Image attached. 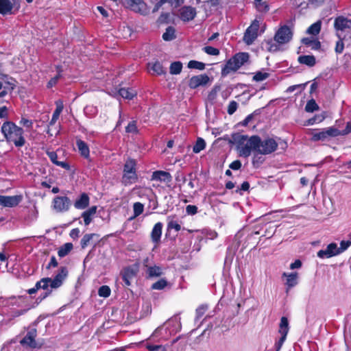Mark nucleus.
Wrapping results in <instances>:
<instances>
[{
	"instance_id": "f257e3e1",
	"label": "nucleus",
	"mask_w": 351,
	"mask_h": 351,
	"mask_svg": "<svg viewBox=\"0 0 351 351\" xmlns=\"http://www.w3.org/2000/svg\"><path fill=\"white\" fill-rule=\"evenodd\" d=\"M232 138L240 156L247 158L252 152L257 154L258 143H259L258 136L254 135L248 137L247 135L237 134L234 135Z\"/></svg>"
},
{
	"instance_id": "f03ea898",
	"label": "nucleus",
	"mask_w": 351,
	"mask_h": 351,
	"mask_svg": "<svg viewBox=\"0 0 351 351\" xmlns=\"http://www.w3.org/2000/svg\"><path fill=\"white\" fill-rule=\"evenodd\" d=\"M68 274L67 269L65 267H62L58 273L53 278H43L36 282V288L42 289L45 291V293L40 295L39 298L43 300L49 296L52 289L59 288L63 283Z\"/></svg>"
},
{
	"instance_id": "7ed1b4c3",
	"label": "nucleus",
	"mask_w": 351,
	"mask_h": 351,
	"mask_svg": "<svg viewBox=\"0 0 351 351\" xmlns=\"http://www.w3.org/2000/svg\"><path fill=\"white\" fill-rule=\"evenodd\" d=\"M1 132L6 140L13 143L16 147H21L26 143L23 129L11 121L5 122L2 125Z\"/></svg>"
},
{
	"instance_id": "20e7f679",
	"label": "nucleus",
	"mask_w": 351,
	"mask_h": 351,
	"mask_svg": "<svg viewBox=\"0 0 351 351\" xmlns=\"http://www.w3.org/2000/svg\"><path fill=\"white\" fill-rule=\"evenodd\" d=\"M249 54L239 52L229 59L221 69L222 76H227L232 72H236L249 60Z\"/></svg>"
},
{
	"instance_id": "39448f33",
	"label": "nucleus",
	"mask_w": 351,
	"mask_h": 351,
	"mask_svg": "<svg viewBox=\"0 0 351 351\" xmlns=\"http://www.w3.org/2000/svg\"><path fill=\"white\" fill-rule=\"evenodd\" d=\"M136 161L134 159L128 158L123 167V174L122 176V183L125 185H130L134 183L138 176L136 169Z\"/></svg>"
},
{
	"instance_id": "423d86ee",
	"label": "nucleus",
	"mask_w": 351,
	"mask_h": 351,
	"mask_svg": "<svg viewBox=\"0 0 351 351\" xmlns=\"http://www.w3.org/2000/svg\"><path fill=\"white\" fill-rule=\"evenodd\" d=\"M278 144L275 139L267 138L261 140L259 136V143H258L257 154L268 155L275 152L278 148Z\"/></svg>"
},
{
	"instance_id": "0eeeda50",
	"label": "nucleus",
	"mask_w": 351,
	"mask_h": 351,
	"mask_svg": "<svg viewBox=\"0 0 351 351\" xmlns=\"http://www.w3.org/2000/svg\"><path fill=\"white\" fill-rule=\"evenodd\" d=\"M20 0H0V14H15L20 9Z\"/></svg>"
},
{
	"instance_id": "6e6552de",
	"label": "nucleus",
	"mask_w": 351,
	"mask_h": 351,
	"mask_svg": "<svg viewBox=\"0 0 351 351\" xmlns=\"http://www.w3.org/2000/svg\"><path fill=\"white\" fill-rule=\"evenodd\" d=\"M259 27V21L254 19L251 25L247 28L243 36V40L247 45H252L256 40L258 36Z\"/></svg>"
},
{
	"instance_id": "1a4fd4ad",
	"label": "nucleus",
	"mask_w": 351,
	"mask_h": 351,
	"mask_svg": "<svg viewBox=\"0 0 351 351\" xmlns=\"http://www.w3.org/2000/svg\"><path fill=\"white\" fill-rule=\"evenodd\" d=\"M71 206V202L66 196H56L52 202L53 209L57 213L66 212Z\"/></svg>"
},
{
	"instance_id": "9d476101",
	"label": "nucleus",
	"mask_w": 351,
	"mask_h": 351,
	"mask_svg": "<svg viewBox=\"0 0 351 351\" xmlns=\"http://www.w3.org/2000/svg\"><path fill=\"white\" fill-rule=\"evenodd\" d=\"M292 35L291 29L287 25H283L276 32L274 36V41L282 45L287 43L291 40Z\"/></svg>"
},
{
	"instance_id": "9b49d317",
	"label": "nucleus",
	"mask_w": 351,
	"mask_h": 351,
	"mask_svg": "<svg viewBox=\"0 0 351 351\" xmlns=\"http://www.w3.org/2000/svg\"><path fill=\"white\" fill-rule=\"evenodd\" d=\"M123 5L135 12L146 13L147 5L143 0H121Z\"/></svg>"
},
{
	"instance_id": "f8f14e48",
	"label": "nucleus",
	"mask_w": 351,
	"mask_h": 351,
	"mask_svg": "<svg viewBox=\"0 0 351 351\" xmlns=\"http://www.w3.org/2000/svg\"><path fill=\"white\" fill-rule=\"evenodd\" d=\"M339 254L340 252L337 243H331L329 245H328L325 250H319L317 252V256L321 258H330L332 256H337Z\"/></svg>"
},
{
	"instance_id": "ddd939ff",
	"label": "nucleus",
	"mask_w": 351,
	"mask_h": 351,
	"mask_svg": "<svg viewBox=\"0 0 351 351\" xmlns=\"http://www.w3.org/2000/svg\"><path fill=\"white\" fill-rule=\"evenodd\" d=\"M210 78L206 74H201L193 76L189 81V86L195 89L200 86H205L209 82Z\"/></svg>"
},
{
	"instance_id": "4468645a",
	"label": "nucleus",
	"mask_w": 351,
	"mask_h": 351,
	"mask_svg": "<svg viewBox=\"0 0 351 351\" xmlns=\"http://www.w3.org/2000/svg\"><path fill=\"white\" fill-rule=\"evenodd\" d=\"M196 14V10L192 6L185 5L179 10V17L183 21H192L195 17Z\"/></svg>"
},
{
	"instance_id": "2eb2a0df",
	"label": "nucleus",
	"mask_w": 351,
	"mask_h": 351,
	"mask_svg": "<svg viewBox=\"0 0 351 351\" xmlns=\"http://www.w3.org/2000/svg\"><path fill=\"white\" fill-rule=\"evenodd\" d=\"M22 200L21 195L3 196L0 195V205L5 207L16 206Z\"/></svg>"
},
{
	"instance_id": "dca6fc26",
	"label": "nucleus",
	"mask_w": 351,
	"mask_h": 351,
	"mask_svg": "<svg viewBox=\"0 0 351 351\" xmlns=\"http://www.w3.org/2000/svg\"><path fill=\"white\" fill-rule=\"evenodd\" d=\"M37 335V331L36 328L30 329L25 337L21 341V343L23 346H27L30 348H35L37 347V343L35 341V338Z\"/></svg>"
},
{
	"instance_id": "f3484780",
	"label": "nucleus",
	"mask_w": 351,
	"mask_h": 351,
	"mask_svg": "<svg viewBox=\"0 0 351 351\" xmlns=\"http://www.w3.org/2000/svg\"><path fill=\"white\" fill-rule=\"evenodd\" d=\"M162 328V326L158 327L153 332V333L152 334L150 337L147 339V342L146 343L145 346H146V348L149 351H158L160 348H162V346H160V345H153L149 342V341H152V340H153L154 341H158V338L160 337V333Z\"/></svg>"
},
{
	"instance_id": "a211bd4d",
	"label": "nucleus",
	"mask_w": 351,
	"mask_h": 351,
	"mask_svg": "<svg viewBox=\"0 0 351 351\" xmlns=\"http://www.w3.org/2000/svg\"><path fill=\"white\" fill-rule=\"evenodd\" d=\"M90 198L87 193H82L74 202V206L77 209L83 210L88 207Z\"/></svg>"
},
{
	"instance_id": "6ab92c4d",
	"label": "nucleus",
	"mask_w": 351,
	"mask_h": 351,
	"mask_svg": "<svg viewBox=\"0 0 351 351\" xmlns=\"http://www.w3.org/2000/svg\"><path fill=\"white\" fill-rule=\"evenodd\" d=\"M147 68H148L149 72L152 75H160L166 73V71H165V69L163 68L162 65L158 61L149 62L148 65H147Z\"/></svg>"
},
{
	"instance_id": "aec40b11",
	"label": "nucleus",
	"mask_w": 351,
	"mask_h": 351,
	"mask_svg": "<svg viewBox=\"0 0 351 351\" xmlns=\"http://www.w3.org/2000/svg\"><path fill=\"white\" fill-rule=\"evenodd\" d=\"M162 226L163 225L161 222H158L154 225L152 230L151 239L156 245L158 244L160 241Z\"/></svg>"
},
{
	"instance_id": "412c9836",
	"label": "nucleus",
	"mask_w": 351,
	"mask_h": 351,
	"mask_svg": "<svg viewBox=\"0 0 351 351\" xmlns=\"http://www.w3.org/2000/svg\"><path fill=\"white\" fill-rule=\"evenodd\" d=\"M171 176L169 173L164 171H156L152 173V180H156L164 182H170L171 181Z\"/></svg>"
},
{
	"instance_id": "4be33fe9",
	"label": "nucleus",
	"mask_w": 351,
	"mask_h": 351,
	"mask_svg": "<svg viewBox=\"0 0 351 351\" xmlns=\"http://www.w3.org/2000/svg\"><path fill=\"white\" fill-rule=\"evenodd\" d=\"M282 276L286 277L287 279L285 283L286 286L287 287V291H288V290L290 289L291 288L296 286L298 283V274L297 272H293L290 274L284 272L282 274Z\"/></svg>"
},
{
	"instance_id": "5701e85b",
	"label": "nucleus",
	"mask_w": 351,
	"mask_h": 351,
	"mask_svg": "<svg viewBox=\"0 0 351 351\" xmlns=\"http://www.w3.org/2000/svg\"><path fill=\"white\" fill-rule=\"evenodd\" d=\"M334 27L337 31H344L350 27V21L343 16H338L335 19Z\"/></svg>"
},
{
	"instance_id": "b1692460",
	"label": "nucleus",
	"mask_w": 351,
	"mask_h": 351,
	"mask_svg": "<svg viewBox=\"0 0 351 351\" xmlns=\"http://www.w3.org/2000/svg\"><path fill=\"white\" fill-rule=\"evenodd\" d=\"M76 146L81 156L84 158H88L90 156V149L86 143L81 139L76 141Z\"/></svg>"
},
{
	"instance_id": "393cba45",
	"label": "nucleus",
	"mask_w": 351,
	"mask_h": 351,
	"mask_svg": "<svg viewBox=\"0 0 351 351\" xmlns=\"http://www.w3.org/2000/svg\"><path fill=\"white\" fill-rule=\"evenodd\" d=\"M15 84L6 81L0 82V98L6 96L9 93L14 90Z\"/></svg>"
},
{
	"instance_id": "a878e982",
	"label": "nucleus",
	"mask_w": 351,
	"mask_h": 351,
	"mask_svg": "<svg viewBox=\"0 0 351 351\" xmlns=\"http://www.w3.org/2000/svg\"><path fill=\"white\" fill-rule=\"evenodd\" d=\"M56 108L53 113L52 118L49 122V126H51L55 124V123L58 119L60 114H61V112L63 110L64 104H63V101L62 100L56 101Z\"/></svg>"
},
{
	"instance_id": "bb28decb",
	"label": "nucleus",
	"mask_w": 351,
	"mask_h": 351,
	"mask_svg": "<svg viewBox=\"0 0 351 351\" xmlns=\"http://www.w3.org/2000/svg\"><path fill=\"white\" fill-rule=\"evenodd\" d=\"M136 271L132 267L125 268L122 272V278L126 286L131 285L130 280L135 276Z\"/></svg>"
},
{
	"instance_id": "cd10ccee",
	"label": "nucleus",
	"mask_w": 351,
	"mask_h": 351,
	"mask_svg": "<svg viewBox=\"0 0 351 351\" xmlns=\"http://www.w3.org/2000/svg\"><path fill=\"white\" fill-rule=\"evenodd\" d=\"M47 156H49L51 161L57 166L61 167L65 169H69V165L64 161H58V155L54 152H47Z\"/></svg>"
},
{
	"instance_id": "c85d7f7f",
	"label": "nucleus",
	"mask_w": 351,
	"mask_h": 351,
	"mask_svg": "<svg viewBox=\"0 0 351 351\" xmlns=\"http://www.w3.org/2000/svg\"><path fill=\"white\" fill-rule=\"evenodd\" d=\"M302 43L313 50H317L321 47L320 42L314 38H304Z\"/></svg>"
},
{
	"instance_id": "c756f323",
	"label": "nucleus",
	"mask_w": 351,
	"mask_h": 351,
	"mask_svg": "<svg viewBox=\"0 0 351 351\" xmlns=\"http://www.w3.org/2000/svg\"><path fill=\"white\" fill-rule=\"evenodd\" d=\"M136 94V90L132 88H122L119 90V95L127 99H133Z\"/></svg>"
},
{
	"instance_id": "7c9ffc66",
	"label": "nucleus",
	"mask_w": 351,
	"mask_h": 351,
	"mask_svg": "<svg viewBox=\"0 0 351 351\" xmlns=\"http://www.w3.org/2000/svg\"><path fill=\"white\" fill-rule=\"evenodd\" d=\"M298 62L302 64H305L308 66H313L315 63V58L314 56L304 55L298 57Z\"/></svg>"
},
{
	"instance_id": "2f4dec72",
	"label": "nucleus",
	"mask_w": 351,
	"mask_h": 351,
	"mask_svg": "<svg viewBox=\"0 0 351 351\" xmlns=\"http://www.w3.org/2000/svg\"><path fill=\"white\" fill-rule=\"evenodd\" d=\"M289 321L286 317H282L279 324L278 332L281 335L287 336L289 332Z\"/></svg>"
},
{
	"instance_id": "473e14b6",
	"label": "nucleus",
	"mask_w": 351,
	"mask_h": 351,
	"mask_svg": "<svg viewBox=\"0 0 351 351\" xmlns=\"http://www.w3.org/2000/svg\"><path fill=\"white\" fill-rule=\"evenodd\" d=\"M151 192L152 189L149 188L134 187L132 189V193L138 197H147L149 201H151V199L149 197V193Z\"/></svg>"
},
{
	"instance_id": "72a5a7b5",
	"label": "nucleus",
	"mask_w": 351,
	"mask_h": 351,
	"mask_svg": "<svg viewBox=\"0 0 351 351\" xmlns=\"http://www.w3.org/2000/svg\"><path fill=\"white\" fill-rule=\"evenodd\" d=\"M182 69V63L180 61L173 62L169 66V72L171 75L180 74Z\"/></svg>"
},
{
	"instance_id": "f704fd0d",
	"label": "nucleus",
	"mask_w": 351,
	"mask_h": 351,
	"mask_svg": "<svg viewBox=\"0 0 351 351\" xmlns=\"http://www.w3.org/2000/svg\"><path fill=\"white\" fill-rule=\"evenodd\" d=\"M322 23L320 21L312 24L306 30V33L313 36L317 35L321 30Z\"/></svg>"
},
{
	"instance_id": "c9c22d12",
	"label": "nucleus",
	"mask_w": 351,
	"mask_h": 351,
	"mask_svg": "<svg viewBox=\"0 0 351 351\" xmlns=\"http://www.w3.org/2000/svg\"><path fill=\"white\" fill-rule=\"evenodd\" d=\"M147 273L150 278L160 276L162 274L161 267L158 266L148 267Z\"/></svg>"
},
{
	"instance_id": "e433bc0d",
	"label": "nucleus",
	"mask_w": 351,
	"mask_h": 351,
	"mask_svg": "<svg viewBox=\"0 0 351 351\" xmlns=\"http://www.w3.org/2000/svg\"><path fill=\"white\" fill-rule=\"evenodd\" d=\"M72 249L73 244L71 243H66L58 250V254L60 257H64L66 256Z\"/></svg>"
},
{
	"instance_id": "4c0bfd02",
	"label": "nucleus",
	"mask_w": 351,
	"mask_h": 351,
	"mask_svg": "<svg viewBox=\"0 0 351 351\" xmlns=\"http://www.w3.org/2000/svg\"><path fill=\"white\" fill-rule=\"evenodd\" d=\"M176 30L174 27L170 26L166 29L165 32L162 34V38L166 41H170L176 38Z\"/></svg>"
},
{
	"instance_id": "58836bf2",
	"label": "nucleus",
	"mask_w": 351,
	"mask_h": 351,
	"mask_svg": "<svg viewBox=\"0 0 351 351\" xmlns=\"http://www.w3.org/2000/svg\"><path fill=\"white\" fill-rule=\"evenodd\" d=\"M206 147L205 141L202 138H198L196 141L195 145L193 147V152L194 153H199Z\"/></svg>"
},
{
	"instance_id": "ea45409f",
	"label": "nucleus",
	"mask_w": 351,
	"mask_h": 351,
	"mask_svg": "<svg viewBox=\"0 0 351 351\" xmlns=\"http://www.w3.org/2000/svg\"><path fill=\"white\" fill-rule=\"evenodd\" d=\"M327 134L326 129L322 131H318L313 133L312 141H324L327 138Z\"/></svg>"
},
{
	"instance_id": "a19ab883",
	"label": "nucleus",
	"mask_w": 351,
	"mask_h": 351,
	"mask_svg": "<svg viewBox=\"0 0 351 351\" xmlns=\"http://www.w3.org/2000/svg\"><path fill=\"white\" fill-rule=\"evenodd\" d=\"M188 67L191 69L202 71L205 69V64L197 60H191L188 63Z\"/></svg>"
},
{
	"instance_id": "79ce46f5",
	"label": "nucleus",
	"mask_w": 351,
	"mask_h": 351,
	"mask_svg": "<svg viewBox=\"0 0 351 351\" xmlns=\"http://www.w3.org/2000/svg\"><path fill=\"white\" fill-rule=\"evenodd\" d=\"M144 210V206L143 204L140 202H135L133 204V212H134V218L138 217L140 215L143 213Z\"/></svg>"
},
{
	"instance_id": "37998d69",
	"label": "nucleus",
	"mask_w": 351,
	"mask_h": 351,
	"mask_svg": "<svg viewBox=\"0 0 351 351\" xmlns=\"http://www.w3.org/2000/svg\"><path fill=\"white\" fill-rule=\"evenodd\" d=\"M168 285L167 281L165 278H161L152 285V288L155 290H162Z\"/></svg>"
},
{
	"instance_id": "c03bdc74",
	"label": "nucleus",
	"mask_w": 351,
	"mask_h": 351,
	"mask_svg": "<svg viewBox=\"0 0 351 351\" xmlns=\"http://www.w3.org/2000/svg\"><path fill=\"white\" fill-rule=\"evenodd\" d=\"M269 74L265 71H257L253 76V80L255 82H261L268 78Z\"/></svg>"
},
{
	"instance_id": "a18cd8bd",
	"label": "nucleus",
	"mask_w": 351,
	"mask_h": 351,
	"mask_svg": "<svg viewBox=\"0 0 351 351\" xmlns=\"http://www.w3.org/2000/svg\"><path fill=\"white\" fill-rule=\"evenodd\" d=\"M125 132L127 133H131L136 134L138 133V130L137 128L136 125V121H131L129 122L128 125L125 128Z\"/></svg>"
},
{
	"instance_id": "49530a36",
	"label": "nucleus",
	"mask_w": 351,
	"mask_h": 351,
	"mask_svg": "<svg viewBox=\"0 0 351 351\" xmlns=\"http://www.w3.org/2000/svg\"><path fill=\"white\" fill-rule=\"evenodd\" d=\"M207 310L208 306L206 304H202L199 306L195 311L196 316L195 320L197 321L199 319L205 314Z\"/></svg>"
},
{
	"instance_id": "de8ad7c7",
	"label": "nucleus",
	"mask_w": 351,
	"mask_h": 351,
	"mask_svg": "<svg viewBox=\"0 0 351 351\" xmlns=\"http://www.w3.org/2000/svg\"><path fill=\"white\" fill-rule=\"evenodd\" d=\"M167 229H174L176 232H178L181 229V226L176 221L171 219V217H168Z\"/></svg>"
},
{
	"instance_id": "09e8293b",
	"label": "nucleus",
	"mask_w": 351,
	"mask_h": 351,
	"mask_svg": "<svg viewBox=\"0 0 351 351\" xmlns=\"http://www.w3.org/2000/svg\"><path fill=\"white\" fill-rule=\"evenodd\" d=\"M324 116L322 114H316L313 118L308 119L306 121V125H313L316 123H320L324 119Z\"/></svg>"
},
{
	"instance_id": "8fccbe9b",
	"label": "nucleus",
	"mask_w": 351,
	"mask_h": 351,
	"mask_svg": "<svg viewBox=\"0 0 351 351\" xmlns=\"http://www.w3.org/2000/svg\"><path fill=\"white\" fill-rule=\"evenodd\" d=\"M110 293H111V290H110V287L107 285H103V286L100 287L98 290V295L100 297H103V298H108V296H110Z\"/></svg>"
},
{
	"instance_id": "3c124183",
	"label": "nucleus",
	"mask_w": 351,
	"mask_h": 351,
	"mask_svg": "<svg viewBox=\"0 0 351 351\" xmlns=\"http://www.w3.org/2000/svg\"><path fill=\"white\" fill-rule=\"evenodd\" d=\"M279 45L276 41L270 40L266 43L267 49L270 52H276L279 50Z\"/></svg>"
},
{
	"instance_id": "603ef678",
	"label": "nucleus",
	"mask_w": 351,
	"mask_h": 351,
	"mask_svg": "<svg viewBox=\"0 0 351 351\" xmlns=\"http://www.w3.org/2000/svg\"><path fill=\"white\" fill-rule=\"evenodd\" d=\"M318 108L319 106L314 99L308 101L305 106V110L308 112H313Z\"/></svg>"
},
{
	"instance_id": "864d4df0",
	"label": "nucleus",
	"mask_w": 351,
	"mask_h": 351,
	"mask_svg": "<svg viewBox=\"0 0 351 351\" xmlns=\"http://www.w3.org/2000/svg\"><path fill=\"white\" fill-rule=\"evenodd\" d=\"M327 137L331 136V137H335L338 136H342L341 130L333 128L330 127L326 129Z\"/></svg>"
},
{
	"instance_id": "5fc2aeb1",
	"label": "nucleus",
	"mask_w": 351,
	"mask_h": 351,
	"mask_svg": "<svg viewBox=\"0 0 351 351\" xmlns=\"http://www.w3.org/2000/svg\"><path fill=\"white\" fill-rule=\"evenodd\" d=\"M95 236V234H86L81 239V247L85 248L89 244L90 241Z\"/></svg>"
},
{
	"instance_id": "6e6d98bb",
	"label": "nucleus",
	"mask_w": 351,
	"mask_h": 351,
	"mask_svg": "<svg viewBox=\"0 0 351 351\" xmlns=\"http://www.w3.org/2000/svg\"><path fill=\"white\" fill-rule=\"evenodd\" d=\"M202 50L207 54L210 56H218L219 54V50L211 46H206Z\"/></svg>"
},
{
	"instance_id": "4d7b16f0",
	"label": "nucleus",
	"mask_w": 351,
	"mask_h": 351,
	"mask_svg": "<svg viewBox=\"0 0 351 351\" xmlns=\"http://www.w3.org/2000/svg\"><path fill=\"white\" fill-rule=\"evenodd\" d=\"M337 36L339 37V40L336 43L335 52L337 53H341L344 49V44L341 36L338 33L337 34Z\"/></svg>"
},
{
	"instance_id": "13d9d810",
	"label": "nucleus",
	"mask_w": 351,
	"mask_h": 351,
	"mask_svg": "<svg viewBox=\"0 0 351 351\" xmlns=\"http://www.w3.org/2000/svg\"><path fill=\"white\" fill-rule=\"evenodd\" d=\"M238 108V104L235 101H231L228 106L227 112L230 115L233 114Z\"/></svg>"
},
{
	"instance_id": "bf43d9fd",
	"label": "nucleus",
	"mask_w": 351,
	"mask_h": 351,
	"mask_svg": "<svg viewBox=\"0 0 351 351\" xmlns=\"http://www.w3.org/2000/svg\"><path fill=\"white\" fill-rule=\"evenodd\" d=\"M168 323L169 324L175 323V324H177V327L175 329L172 330V332H177L181 328V324H180V317H172L170 319H169Z\"/></svg>"
},
{
	"instance_id": "052dcab7",
	"label": "nucleus",
	"mask_w": 351,
	"mask_h": 351,
	"mask_svg": "<svg viewBox=\"0 0 351 351\" xmlns=\"http://www.w3.org/2000/svg\"><path fill=\"white\" fill-rule=\"evenodd\" d=\"M164 1L165 3H169L171 7L177 8L184 3V0H164Z\"/></svg>"
},
{
	"instance_id": "680f3d73",
	"label": "nucleus",
	"mask_w": 351,
	"mask_h": 351,
	"mask_svg": "<svg viewBox=\"0 0 351 351\" xmlns=\"http://www.w3.org/2000/svg\"><path fill=\"white\" fill-rule=\"evenodd\" d=\"M351 245V241H341L339 250L340 254L346 251Z\"/></svg>"
},
{
	"instance_id": "e2e57ef3",
	"label": "nucleus",
	"mask_w": 351,
	"mask_h": 351,
	"mask_svg": "<svg viewBox=\"0 0 351 351\" xmlns=\"http://www.w3.org/2000/svg\"><path fill=\"white\" fill-rule=\"evenodd\" d=\"M287 336L281 335L279 340L275 343V348L276 351H280L284 342L285 341Z\"/></svg>"
},
{
	"instance_id": "0e129e2a",
	"label": "nucleus",
	"mask_w": 351,
	"mask_h": 351,
	"mask_svg": "<svg viewBox=\"0 0 351 351\" xmlns=\"http://www.w3.org/2000/svg\"><path fill=\"white\" fill-rule=\"evenodd\" d=\"M256 6L259 11L265 12L269 10L268 5L265 2L256 3Z\"/></svg>"
},
{
	"instance_id": "69168bd1",
	"label": "nucleus",
	"mask_w": 351,
	"mask_h": 351,
	"mask_svg": "<svg viewBox=\"0 0 351 351\" xmlns=\"http://www.w3.org/2000/svg\"><path fill=\"white\" fill-rule=\"evenodd\" d=\"M20 124L23 125L24 127L27 128H32L33 125V122L32 120H29L25 118H22L20 121Z\"/></svg>"
},
{
	"instance_id": "338daca9",
	"label": "nucleus",
	"mask_w": 351,
	"mask_h": 351,
	"mask_svg": "<svg viewBox=\"0 0 351 351\" xmlns=\"http://www.w3.org/2000/svg\"><path fill=\"white\" fill-rule=\"evenodd\" d=\"M186 212L189 215H195L197 212V208L194 205H188L186 207Z\"/></svg>"
},
{
	"instance_id": "774afa93",
	"label": "nucleus",
	"mask_w": 351,
	"mask_h": 351,
	"mask_svg": "<svg viewBox=\"0 0 351 351\" xmlns=\"http://www.w3.org/2000/svg\"><path fill=\"white\" fill-rule=\"evenodd\" d=\"M82 217L84 219V224L86 226H88V225H89L90 223V222L92 221V216L91 215L87 214L85 212H83L82 214Z\"/></svg>"
}]
</instances>
